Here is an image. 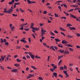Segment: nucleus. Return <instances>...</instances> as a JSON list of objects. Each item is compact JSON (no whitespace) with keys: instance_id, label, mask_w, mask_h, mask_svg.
<instances>
[{"instance_id":"3c124183","label":"nucleus","mask_w":80,"mask_h":80,"mask_svg":"<svg viewBox=\"0 0 80 80\" xmlns=\"http://www.w3.org/2000/svg\"><path fill=\"white\" fill-rule=\"evenodd\" d=\"M0 68H1L2 70H3V69L4 68L2 66H0Z\"/></svg>"},{"instance_id":"de8ad7c7","label":"nucleus","mask_w":80,"mask_h":80,"mask_svg":"<svg viewBox=\"0 0 80 80\" xmlns=\"http://www.w3.org/2000/svg\"><path fill=\"white\" fill-rule=\"evenodd\" d=\"M69 49L70 51H71V52L73 51V49H72V48H69Z\"/></svg>"},{"instance_id":"338daca9","label":"nucleus","mask_w":80,"mask_h":80,"mask_svg":"<svg viewBox=\"0 0 80 80\" xmlns=\"http://www.w3.org/2000/svg\"><path fill=\"white\" fill-rule=\"evenodd\" d=\"M54 33H58V32L57 31H55L54 32Z\"/></svg>"},{"instance_id":"6e6d98bb","label":"nucleus","mask_w":80,"mask_h":80,"mask_svg":"<svg viewBox=\"0 0 80 80\" xmlns=\"http://www.w3.org/2000/svg\"><path fill=\"white\" fill-rule=\"evenodd\" d=\"M56 68H57V66L56 65H55L54 67H53V68L54 70H55Z\"/></svg>"},{"instance_id":"e433bc0d","label":"nucleus","mask_w":80,"mask_h":80,"mask_svg":"<svg viewBox=\"0 0 80 80\" xmlns=\"http://www.w3.org/2000/svg\"><path fill=\"white\" fill-rule=\"evenodd\" d=\"M63 73H65V75H67L68 73H67V71H63Z\"/></svg>"},{"instance_id":"a18cd8bd","label":"nucleus","mask_w":80,"mask_h":80,"mask_svg":"<svg viewBox=\"0 0 80 80\" xmlns=\"http://www.w3.org/2000/svg\"><path fill=\"white\" fill-rule=\"evenodd\" d=\"M23 59V60H27V58H26V57H25V56H24L22 58Z\"/></svg>"},{"instance_id":"79ce46f5","label":"nucleus","mask_w":80,"mask_h":80,"mask_svg":"<svg viewBox=\"0 0 80 80\" xmlns=\"http://www.w3.org/2000/svg\"><path fill=\"white\" fill-rule=\"evenodd\" d=\"M0 40H1V43H3V39L2 38H1Z\"/></svg>"},{"instance_id":"6ab92c4d","label":"nucleus","mask_w":80,"mask_h":80,"mask_svg":"<svg viewBox=\"0 0 80 80\" xmlns=\"http://www.w3.org/2000/svg\"><path fill=\"white\" fill-rule=\"evenodd\" d=\"M20 42H23L24 43H26L27 41L25 40H20Z\"/></svg>"},{"instance_id":"5fc2aeb1","label":"nucleus","mask_w":80,"mask_h":80,"mask_svg":"<svg viewBox=\"0 0 80 80\" xmlns=\"http://www.w3.org/2000/svg\"><path fill=\"white\" fill-rule=\"evenodd\" d=\"M12 15L13 17H17V14H13Z\"/></svg>"},{"instance_id":"7ed1b4c3","label":"nucleus","mask_w":80,"mask_h":80,"mask_svg":"<svg viewBox=\"0 0 80 80\" xmlns=\"http://www.w3.org/2000/svg\"><path fill=\"white\" fill-rule=\"evenodd\" d=\"M27 1L28 2V3L29 4H30V3H36V2L35 1H30V0H27Z\"/></svg>"},{"instance_id":"052dcab7","label":"nucleus","mask_w":80,"mask_h":80,"mask_svg":"<svg viewBox=\"0 0 80 80\" xmlns=\"http://www.w3.org/2000/svg\"><path fill=\"white\" fill-rule=\"evenodd\" d=\"M24 30H26V31H28L29 30V29L28 28H27V29L24 28Z\"/></svg>"},{"instance_id":"9b49d317","label":"nucleus","mask_w":80,"mask_h":80,"mask_svg":"<svg viewBox=\"0 0 80 80\" xmlns=\"http://www.w3.org/2000/svg\"><path fill=\"white\" fill-rule=\"evenodd\" d=\"M60 28V30H62V31H63V32H65V31H66V30L64 29H63V28H61V27H60L59 28Z\"/></svg>"},{"instance_id":"20e7f679","label":"nucleus","mask_w":80,"mask_h":80,"mask_svg":"<svg viewBox=\"0 0 80 80\" xmlns=\"http://www.w3.org/2000/svg\"><path fill=\"white\" fill-rule=\"evenodd\" d=\"M12 72H14L15 73H16L18 72V69H13L11 70Z\"/></svg>"},{"instance_id":"a878e982","label":"nucleus","mask_w":80,"mask_h":80,"mask_svg":"<svg viewBox=\"0 0 80 80\" xmlns=\"http://www.w3.org/2000/svg\"><path fill=\"white\" fill-rule=\"evenodd\" d=\"M59 68L61 70H64V68H63V67H60Z\"/></svg>"},{"instance_id":"ddd939ff","label":"nucleus","mask_w":80,"mask_h":80,"mask_svg":"<svg viewBox=\"0 0 80 80\" xmlns=\"http://www.w3.org/2000/svg\"><path fill=\"white\" fill-rule=\"evenodd\" d=\"M58 51L60 53H64V50H59Z\"/></svg>"},{"instance_id":"aec40b11","label":"nucleus","mask_w":80,"mask_h":80,"mask_svg":"<svg viewBox=\"0 0 80 80\" xmlns=\"http://www.w3.org/2000/svg\"><path fill=\"white\" fill-rule=\"evenodd\" d=\"M32 29L33 30H36V31H37L39 29L37 28H32Z\"/></svg>"},{"instance_id":"39448f33","label":"nucleus","mask_w":80,"mask_h":80,"mask_svg":"<svg viewBox=\"0 0 80 80\" xmlns=\"http://www.w3.org/2000/svg\"><path fill=\"white\" fill-rule=\"evenodd\" d=\"M34 76V74H30L29 75V76L27 78V79H29V78H31V77H32Z\"/></svg>"},{"instance_id":"e2e57ef3","label":"nucleus","mask_w":80,"mask_h":80,"mask_svg":"<svg viewBox=\"0 0 80 80\" xmlns=\"http://www.w3.org/2000/svg\"><path fill=\"white\" fill-rule=\"evenodd\" d=\"M26 57L27 58H30V57L28 55H27L26 56Z\"/></svg>"},{"instance_id":"412c9836","label":"nucleus","mask_w":80,"mask_h":80,"mask_svg":"<svg viewBox=\"0 0 80 80\" xmlns=\"http://www.w3.org/2000/svg\"><path fill=\"white\" fill-rule=\"evenodd\" d=\"M63 6H64L65 8H67V5H66L65 3H63Z\"/></svg>"},{"instance_id":"6e6552de","label":"nucleus","mask_w":80,"mask_h":80,"mask_svg":"<svg viewBox=\"0 0 80 80\" xmlns=\"http://www.w3.org/2000/svg\"><path fill=\"white\" fill-rule=\"evenodd\" d=\"M70 53V52L68 51H64V55H67L69 54Z\"/></svg>"},{"instance_id":"a211bd4d","label":"nucleus","mask_w":80,"mask_h":80,"mask_svg":"<svg viewBox=\"0 0 80 80\" xmlns=\"http://www.w3.org/2000/svg\"><path fill=\"white\" fill-rule=\"evenodd\" d=\"M71 6L72 7H75V8L78 7V5H71Z\"/></svg>"},{"instance_id":"603ef678","label":"nucleus","mask_w":80,"mask_h":80,"mask_svg":"<svg viewBox=\"0 0 80 80\" xmlns=\"http://www.w3.org/2000/svg\"><path fill=\"white\" fill-rule=\"evenodd\" d=\"M44 31V29L43 28H42L41 29V32L42 33H43V31Z\"/></svg>"},{"instance_id":"2f4dec72","label":"nucleus","mask_w":80,"mask_h":80,"mask_svg":"<svg viewBox=\"0 0 80 80\" xmlns=\"http://www.w3.org/2000/svg\"><path fill=\"white\" fill-rule=\"evenodd\" d=\"M63 67L65 70L67 69V67L66 65H64Z\"/></svg>"},{"instance_id":"0eeeda50","label":"nucleus","mask_w":80,"mask_h":80,"mask_svg":"<svg viewBox=\"0 0 80 80\" xmlns=\"http://www.w3.org/2000/svg\"><path fill=\"white\" fill-rule=\"evenodd\" d=\"M28 25V23H26L25 24H23L22 25H21L20 26L21 27H22H22H24L25 28H26V26H25V25Z\"/></svg>"},{"instance_id":"473e14b6","label":"nucleus","mask_w":80,"mask_h":80,"mask_svg":"<svg viewBox=\"0 0 80 80\" xmlns=\"http://www.w3.org/2000/svg\"><path fill=\"white\" fill-rule=\"evenodd\" d=\"M31 68H33V69H34V70H37V68H36V67L33 66H31Z\"/></svg>"},{"instance_id":"4be33fe9","label":"nucleus","mask_w":80,"mask_h":80,"mask_svg":"<svg viewBox=\"0 0 80 80\" xmlns=\"http://www.w3.org/2000/svg\"><path fill=\"white\" fill-rule=\"evenodd\" d=\"M63 13H65V15H67V16H68V15H69V14H68V12H65V11H64L63 12Z\"/></svg>"},{"instance_id":"58836bf2","label":"nucleus","mask_w":80,"mask_h":80,"mask_svg":"<svg viewBox=\"0 0 80 80\" xmlns=\"http://www.w3.org/2000/svg\"><path fill=\"white\" fill-rule=\"evenodd\" d=\"M62 57H63V56H59L58 57V60H60V58H62Z\"/></svg>"},{"instance_id":"4c0bfd02","label":"nucleus","mask_w":80,"mask_h":80,"mask_svg":"<svg viewBox=\"0 0 80 80\" xmlns=\"http://www.w3.org/2000/svg\"><path fill=\"white\" fill-rule=\"evenodd\" d=\"M16 60L18 62H21V60H19L18 58Z\"/></svg>"},{"instance_id":"09e8293b","label":"nucleus","mask_w":80,"mask_h":80,"mask_svg":"<svg viewBox=\"0 0 80 80\" xmlns=\"http://www.w3.org/2000/svg\"><path fill=\"white\" fill-rule=\"evenodd\" d=\"M38 79L39 80H43V78H42L41 77H39L38 78Z\"/></svg>"},{"instance_id":"1a4fd4ad","label":"nucleus","mask_w":80,"mask_h":80,"mask_svg":"<svg viewBox=\"0 0 80 80\" xmlns=\"http://www.w3.org/2000/svg\"><path fill=\"white\" fill-rule=\"evenodd\" d=\"M53 75L55 78H57V72H54Z\"/></svg>"},{"instance_id":"680f3d73","label":"nucleus","mask_w":80,"mask_h":80,"mask_svg":"<svg viewBox=\"0 0 80 80\" xmlns=\"http://www.w3.org/2000/svg\"><path fill=\"white\" fill-rule=\"evenodd\" d=\"M76 48H80V46H79L78 45H77Z\"/></svg>"},{"instance_id":"49530a36","label":"nucleus","mask_w":80,"mask_h":80,"mask_svg":"<svg viewBox=\"0 0 80 80\" xmlns=\"http://www.w3.org/2000/svg\"><path fill=\"white\" fill-rule=\"evenodd\" d=\"M43 14H45V15H46V14L47 13V12L45 11H44L43 12Z\"/></svg>"},{"instance_id":"c85d7f7f","label":"nucleus","mask_w":80,"mask_h":80,"mask_svg":"<svg viewBox=\"0 0 80 80\" xmlns=\"http://www.w3.org/2000/svg\"><path fill=\"white\" fill-rule=\"evenodd\" d=\"M74 10V9H70L69 11H68L67 12H73V11Z\"/></svg>"},{"instance_id":"9d476101","label":"nucleus","mask_w":80,"mask_h":80,"mask_svg":"<svg viewBox=\"0 0 80 80\" xmlns=\"http://www.w3.org/2000/svg\"><path fill=\"white\" fill-rule=\"evenodd\" d=\"M14 1L13 0H12L11 2H10L8 3L9 5H12V4H13L14 3Z\"/></svg>"},{"instance_id":"a19ab883","label":"nucleus","mask_w":80,"mask_h":80,"mask_svg":"<svg viewBox=\"0 0 80 80\" xmlns=\"http://www.w3.org/2000/svg\"><path fill=\"white\" fill-rule=\"evenodd\" d=\"M50 57V56H48V57L47 60H48V62H49V61H50V60H49Z\"/></svg>"},{"instance_id":"13d9d810","label":"nucleus","mask_w":80,"mask_h":80,"mask_svg":"<svg viewBox=\"0 0 80 80\" xmlns=\"http://www.w3.org/2000/svg\"><path fill=\"white\" fill-rule=\"evenodd\" d=\"M7 42V40L5 39H4L3 41V42L5 43Z\"/></svg>"},{"instance_id":"ea45409f","label":"nucleus","mask_w":80,"mask_h":80,"mask_svg":"<svg viewBox=\"0 0 80 80\" xmlns=\"http://www.w3.org/2000/svg\"><path fill=\"white\" fill-rule=\"evenodd\" d=\"M32 36L33 38H35V34L33 33L32 34Z\"/></svg>"},{"instance_id":"5701e85b","label":"nucleus","mask_w":80,"mask_h":80,"mask_svg":"<svg viewBox=\"0 0 80 80\" xmlns=\"http://www.w3.org/2000/svg\"><path fill=\"white\" fill-rule=\"evenodd\" d=\"M58 47L60 48H63V46L61 44H58Z\"/></svg>"},{"instance_id":"0e129e2a","label":"nucleus","mask_w":80,"mask_h":80,"mask_svg":"<svg viewBox=\"0 0 80 80\" xmlns=\"http://www.w3.org/2000/svg\"><path fill=\"white\" fill-rule=\"evenodd\" d=\"M43 44L44 47H46L47 44H46V43H43Z\"/></svg>"},{"instance_id":"b1692460","label":"nucleus","mask_w":80,"mask_h":80,"mask_svg":"<svg viewBox=\"0 0 80 80\" xmlns=\"http://www.w3.org/2000/svg\"><path fill=\"white\" fill-rule=\"evenodd\" d=\"M20 2H15L14 3V5H20Z\"/></svg>"},{"instance_id":"393cba45","label":"nucleus","mask_w":80,"mask_h":80,"mask_svg":"<svg viewBox=\"0 0 80 80\" xmlns=\"http://www.w3.org/2000/svg\"><path fill=\"white\" fill-rule=\"evenodd\" d=\"M55 41H56V42H60V41H61V40H59L58 39V38H55Z\"/></svg>"},{"instance_id":"69168bd1","label":"nucleus","mask_w":80,"mask_h":80,"mask_svg":"<svg viewBox=\"0 0 80 80\" xmlns=\"http://www.w3.org/2000/svg\"><path fill=\"white\" fill-rule=\"evenodd\" d=\"M28 42H29V43H31V41H30V38H28Z\"/></svg>"},{"instance_id":"2eb2a0df","label":"nucleus","mask_w":80,"mask_h":80,"mask_svg":"<svg viewBox=\"0 0 80 80\" xmlns=\"http://www.w3.org/2000/svg\"><path fill=\"white\" fill-rule=\"evenodd\" d=\"M12 30V31H14L15 30V27L14 26H12L10 28Z\"/></svg>"},{"instance_id":"72a5a7b5","label":"nucleus","mask_w":80,"mask_h":80,"mask_svg":"<svg viewBox=\"0 0 80 80\" xmlns=\"http://www.w3.org/2000/svg\"><path fill=\"white\" fill-rule=\"evenodd\" d=\"M14 66H15L16 67H18L20 66V64H18L17 63H16L14 64Z\"/></svg>"},{"instance_id":"c9c22d12","label":"nucleus","mask_w":80,"mask_h":80,"mask_svg":"<svg viewBox=\"0 0 80 80\" xmlns=\"http://www.w3.org/2000/svg\"><path fill=\"white\" fill-rule=\"evenodd\" d=\"M35 57V58H39V59L41 58V57H38V56L37 55Z\"/></svg>"},{"instance_id":"f03ea898","label":"nucleus","mask_w":80,"mask_h":80,"mask_svg":"<svg viewBox=\"0 0 80 80\" xmlns=\"http://www.w3.org/2000/svg\"><path fill=\"white\" fill-rule=\"evenodd\" d=\"M29 55L32 58L33 60L34 59V58H35V56H34L32 54V53L29 52L28 53Z\"/></svg>"},{"instance_id":"774afa93","label":"nucleus","mask_w":80,"mask_h":80,"mask_svg":"<svg viewBox=\"0 0 80 80\" xmlns=\"http://www.w3.org/2000/svg\"><path fill=\"white\" fill-rule=\"evenodd\" d=\"M39 25L40 27H42V26H43V23H40Z\"/></svg>"},{"instance_id":"dca6fc26","label":"nucleus","mask_w":80,"mask_h":80,"mask_svg":"<svg viewBox=\"0 0 80 80\" xmlns=\"http://www.w3.org/2000/svg\"><path fill=\"white\" fill-rule=\"evenodd\" d=\"M34 25V24L33 23H31V28H32L33 29V28H34V27H33Z\"/></svg>"},{"instance_id":"4d7b16f0","label":"nucleus","mask_w":80,"mask_h":80,"mask_svg":"<svg viewBox=\"0 0 80 80\" xmlns=\"http://www.w3.org/2000/svg\"><path fill=\"white\" fill-rule=\"evenodd\" d=\"M59 77H61V78H63V76H62L61 74H60L58 75Z\"/></svg>"},{"instance_id":"864d4df0","label":"nucleus","mask_w":80,"mask_h":80,"mask_svg":"<svg viewBox=\"0 0 80 80\" xmlns=\"http://www.w3.org/2000/svg\"><path fill=\"white\" fill-rule=\"evenodd\" d=\"M55 17H58V15L57 14H55Z\"/></svg>"},{"instance_id":"cd10ccee","label":"nucleus","mask_w":80,"mask_h":80,"mask_svg":"<svg viewBox=\"0 0 80 80\" xmlns=\"http://www.w3.org/2000/svg\"><path fill=\"white\" fill-rule=\"evenodd\" d=\"M62 62V59L60 60V61L58 62V65H60V64H61V63Z\"/></svg>"},{"instance_id":"f704fd0d","label":"nucleus","mask_w":80,"mask_h":80,"mask_svg":"<svg viewBox=\"0 0 80 80\" xmlns=\"http://www.w3.org/2000/svg\"><path fill=\"white\" fill-rule=\"evenodd\" d=\"M66 43V41L65 40H63L62 42V43L63 44L64 43Z\"/></svg>"},{"instance_id":"c03bdc74","label":"nucleus","mask_w":80,"mask_h":80,"mask_svg":"<svg viewBox=\"0 0 80 80\" xmlns=\"http://www.w3.org/2000/svg\"><path fill=\"white\" fill-rule=\"evenodd\" d=\"M61 34L62 35H63L64 37H65V33H64L61 32Z\"/></svg>"},{"instance_id":"7c9ffc66","label":"nucleus","mask_w":80,"mask_h":80,"mask_svg":"<svg viewBox=\"0 0 80 80\" xmlns=\"http://www.w3.org/2000/svg\"><path fill=\"white\" fill-rule=\"evenodd\" d=\"M67 27H70L72 26V25L70 24H67Z\"/></svg>"},{"instance_id":"f8f14e48","label":"nucleus","mask_w":80,"mask_h":80,"mask_svg":"<svg viewBox=\"0 0 80 80\" xmlns=\"http://www.w3.org/2000/svg\"><path fill=\"white\" fill-rule=\"evenodd\" d=\"M67 37L68 38H73V36H71L70 35H68Z\"/></svg>"},{"instance_id":"8fccbe9b","label":"nucleus","mask_w":80,"mask_h":80,"mask_svg":"<svg viewBox=\"0 0 80 80\" xmlns=\"http://www.w3.org/2000/svg\"><path fill=\"white\" fill-rule=\"evenodd\" d=\"M5 44L7 46H8V42H7L5 43Z\"/></svg>"},{"instance_id":"bb28decb","label":"nucleus","mask_w":80,"mask_h":80,"mask_svg":"<svg viewBox=\"0 0 80 80\" xmlns=\"http://www.w3.org/2000/svg\"><path fill=\"white\" fill-rule=\"evenodd\" d=\"M50 33L51 35H52V36H54L55 35V33H53V32H52L51 31L50 32Z\"/></svg>"},{"instance_id":"bf43d9fd","label":"nucleus","mask_w":80,"mask_h":80,"mask_svg":"<svg viewBox=\"0 0 80 80\" xmlns=\"http://www.w3.org/2000/svg\"><path fill=\"white\" fill-rule=\"evenodd\" d=\"M28 10L29 11V12H30L31 13H33V11H32V10H31L30 9H28Z\"/></svg>"},{"instance_id":"37998d69","label":"nucleus","mask_w":80,"mask_h":80,"mask_svg":"<svg viewBox=\"0 0 80 80\" xmlns=\"http://www.w3.org/2000/svg\"><path fill=\"white\" fill-rule=\"evenodd\" d=\"M77 36L78 37H80V34L78 33H77L76 34Z\"/></svg>"},{"instance_id":"f3484780","label":"nucleus","mask_w":80,"mask_h":80,"mask_svg":"<svg viewBox=\"0 0 80 80\" xmlns=\"http://www.w3.org/2000/svg\"><path fill=\"white\" fill-rule=\"evenodd\" d=\"M50 48H52V49L54 51H55V48H54V47L53 46H50Z\"/></svg>"},{"instance_id":"f257e3e1","label":"nucleus","mask_w":80,"mask_h":80,"mask_svg":"<svg viewBox=\"0 0 80 80\" xmlns=\"http://www.w3.org/2000/svg\"><path fill=\"white\" fill-rule=\"evenodd\" d=\"M70 17L71 18H76L77 21H79V20L78 19V18H76V17L74 16V15L70 13Z\"/></svg>"},{"instance_id":"4468645a","label":"nucleus","mask_w":80,"mask_h":80,"mask_svg":"<svg viewBox=\"0 0 80 80\" xmlns=\"http://www.w3.org/2000/svg\"><path fill=\"white\" fill-rule=\"evenodd\" d=\"M69 28L70 29V30H75L76 29V28L75 27H69Z\"/></svg>"},{"instance_id":"c756f323","label":"nucleus","mask_w":80,"mask_h":80,"mask_svg":"<svg viewBox=\"0 0 80 80\" xmlns=\"http://www.w3.org/2000/svg\"><path fill=\"white\" fill-rule=\"evenodd\" d=\"M1 60L2 61H4V57H3V56H1Z\"/></svg>"},{"instance_id":"423d86ee","label":"nucleus","mask_w":80,"mask_h":80,"mask_svg":"<svg viewBox=\"0 0 80 80\" xmlns=\"http://www.w3.org/2000/svg\"><path fill=\"white\" fill-rule=\"evenodd\" d=\"M13 9H10L8 11V13H11L13 11Z\"/></svg>"}]
</instances>
